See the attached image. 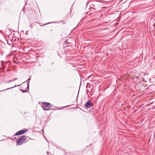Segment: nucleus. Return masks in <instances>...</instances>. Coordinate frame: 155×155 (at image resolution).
I'll list each match as a JSON object with an SVG mask.
<instances>
[{"mask_svg":"<svg viewBox=\"0 0 155 155\" xmlns=\"http://www.w3.org/2000/svg\"><path fill=\"white\" fill-rule=\"evenodd\" d=\"M27 140L26 137L24 135L21 136L18 138V140L17 141V144L18 145H20L22 144L26 141Z\"/></svg>","mask_w":155,"mask_h":155,"instance_id":"obj_1","label":"nucleus"},{"mask_svg":"<svg viewBox=\"0 0 155 155\" xmlns=\"http://www.w3.org/2000/svg\"><path fill=\"white\" fill-rule=\"evenodd\" d=\"M52 105L49 103L42 102L41 103V107L44 110H50L51 106Z\"/></svg>","mask_w":155,"mask_h":155,"instance_id":"obj_2","label":"nucleus"},{"mask_svg":"<svg viewBox=\"0 0 155 155\" xmlns=\"http://www.w3.org/2000/svg\"><path fill=\"white\" fill-rule=\"evenodd\" d=\"M93 106V104L90 101H87L85 104L84 107L86 109L89 108Z\"/></svg>","mask_w":155,"mask_h":155,"instance_id":"obj_3","label":"nucleus"},{"mask_svg":"<svg viewBox=\"0 0 155 155\" xmlns=\"http://www.w3.org/2000/svg\"><path fill=\"white\" fill-rule=\"evenodd\" d=\"M28 131V130H22L17 132L15 135H20L25 133Z\"/></svg>","mask_w":155,"mask_h":155,"instance_id":"obj_4","label":"nucleus"},{"mask_svg":"<svg viewBox=\"0 0 155 155\" xmlns=\"http://www.w3.org/2000/svg\"><path fill=\"white\" fill-rule=\"evenodd\" d=\"M29 81H28L27 83V88H26L25 90H20L22 91L23 93L26 92H27V90L29 89Z\"/></svg>","mask_w":155,"mask_h":155,"instance_id":"obj_5","label":"nucleus"},{"mask_svg":"<svg viewBox=\"0 0 155 155\" xmlns=\"http://www.w3.org/2000/svg\"><path fill=\"white\" fill-rule=\"evenodd\" d=\"M20 86V85H17V86H14V87H11L9 88H7V89H5V90H8V89H11V88H14V87H16V86Z\"/></svg>","mask_w":155,"mask_h":155,"instance_id":"obj_6","label":"nucleus"},{"mask_svg":"<svg viewBox=\"0 0 155 155\" xmlns=\"http://www.w3.org/2000/svg\"><path fill=\"white\" fill-rule=\"evenodd\" d=\"M12 82V80H9V81H7L6 82V83H10L11 82Z\"/></svg>","mask_w":155,"mask_h":155,"instance_id":"obj_7","label":"nucleus"},{"mask_svg":"<svg viewBox=\"0 0 155 155\" xmlns=\"http://www.w3.org/2000/svg\"><path fill=\"white\" fill-rule=\"evenodd\" d=\"M61 22H62V23L63 24H65V22H64V21H61Z\"/></svg>","mask_w":155,"mask_h":155,"instance_id":"obj_8","label":"nucleus"},{"mask_svg":"<svg viewBox=\"0 0 155 155\" xmlns=\"http://www.w3.org/2000/svg\"><path fill=\"white\" fill-rule=\"evenodd\" d=\"M68 40H66V41H65V42H66V43H68Z\"/></svg>","mask_w":155,"mask_h":155,"instance_id":"obj_9","label":"nucleus"},{"mask_svg":"<svg viewBox=\"0 0 155 155\" xmlns=\"http://www.w3.org/2000/svg\"><path fill=\"white\" fill-rule=\"evenodd\" d=\"M15 81V78H14L12 80V81Z\"/></svg>","mask_w":155,"mask_h":155,"instance_id":"obj_10","label":"nucleus"},{"mask_svg":"<svg viewBox=\"0 0 155 155\" xmlns=\"http://www.w3.org/2000/svg\"><path fill=\"white\" fill-rule=\"evenodd\" d=\"M30 79H31V78H28V79L27 81H29V80H30Z\"/></svg>","mask_w":155,"mask_h":155,"instance_id":"obj_11","label":"nucleus"},{"mask_svg":"<svg viewBox=\"0 0 155 155\" xmlns=\"http://www.w3.org/2000/svg\"><path fill=\"white\" fill-rule=\"evenodd\" d=\"M15 80H17L18 78H15Z\"/></svg>","mask_w":155,"mask_h":155,"instance_id":"obj_12","label":"nucleus"}]
</instances>
